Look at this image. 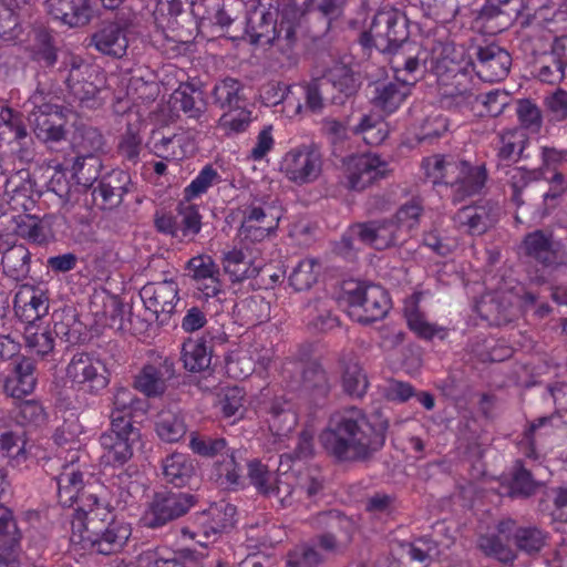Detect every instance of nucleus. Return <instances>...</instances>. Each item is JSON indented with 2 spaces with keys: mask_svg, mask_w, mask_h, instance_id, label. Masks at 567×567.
I'll use <instances>...</instances> for the list:
<instances>
[{
  "mask_svg": "<svg viewBox=\"0 0 567 567\" xmlns=\"http://www.w3.org/2000/svg\"><path fill=\"white\" fill-rule=\"evenodd\" d=\"M388 429L386 419L372 422L363 410L351 406L330 415L319 442L339 462L365 461L384 446Z\"/></svg>",
  "mask_w": 567,
  "mask_h": 567,
  "instance_id": "f257e3e1",
  "label": "nucleus"
},
{
  "mask_svg": "<svg viewBox=\"0 0 567 567\" xmlns=\"http://www.w3.org/2000/svg\"><path fill=\"white\" fill-rule=\"evenodd\" d=\"M421 68L436 78L439 101L443 109L455 112L471 111L478 101L473 75V61L462 45L437 42L431 53L422 55Z\"/></svg>",
  "mask_w": 567,
  "mask_h": 567,
  "instance_id": "f03ea898",
  "label": "nucleus"
},
{
  "mask_svg": "<svg viewBox=\"0 0 567 567\" xmlns=\"http://www.w3.org/2000/svg\"><path fill=\"white\" fill-rule=\"evenodd\" d=\"M89 508L80 507L72 520L73 543L83 549L101 555L120 553L131 537V526L124 522L111 519V513L97 496H86Z\"/></svg>",
  "mask_w": 567,
  "mask_h": 567,
  "instance_id": "7ed1b4c3",
  "label": "nucleus"
},
{
  "mask_svg": "<svg viewBox=\"0 0 567 567\" xmlns=\"http://www.w3.org/2000/svg\"><path fill=\"white\" fill-rule=\"evenodd\" d=\"M408 19L398 10H380L374 16L368 32L361 35V44L374 47L382 53L390 54L392 71L408 70L414 72L425 62L422 55L426 51L416 43L408 41Z\"/></svg>",
  "mask_w": 567,
  "mask_h": 567,
  "instance_id": "20e7f679",
  "label": "nucleus"
},
{
  "mask_svg": "<svg viewBox=\"0 0 567 567\" xmlns=\"http://www.w3.org/2000/svg\"><path fill=\"white\" fill-rule=\"evenodd\" d=\"M305 12L297 0H259L254 13L258 16V25L255 27L254 18L250 19L255 41L266 38L282 52H289L297 42V30Z\"/></svg>",
  "mask_w": 567,
  "mask_h": 567,
  "instance_id": "39448f33",
  "label": "nucleus"
},
{
  "mask_svg": "<svg viewBox=\"0 0 567 567\" xmlns=\"http://www.w3.org/2000/svg\"><path fill=\"white\" fill-rule=\"evenodd\" d=\"M59 74L68 86L70 94L87 107L101 103L100 94L105 87V74L96 66L85 62L81 56L68 54L61 62Z\"/></svg>",
  "mask_w": 567,
  "mask_h": 567,
  "instance_id": "423d86ee",
  "label": "nucleus"
},
{
  "mask_svg": "<svg viewBox=\"0 0 567 567\" xmlns=\"http://www.w3.org/2000/svg\"><path fill=\"white\" fill-rule=\"evenodd\" d=\"M53 97L42 91H35L29 102L32 110L28 121L35 136L44 143L60 142L65 138L68 110L52 102Z\"/></svg>",
  "mask_w": 567,
  "mask_h": 567,
  "instance_id": "0eeeda50",
  "label": "nucleus"
},
{
  "mask_svg": "<svg viewBox=\"0 0 567 567\" xmlns=\"http://www.w3.org/2000/svg\"><path fill=\"white\" fill-rule=\"evenodd\" d=\"M343 298L349 317L364 324L382 319L391 308L388 292L379 285L357 284L344 289Z\"/></svg>",
  "mask_w": 567,
  "mask_h": 567,
  "instance_id": "6e6552de",
  "label": "nucleus"
},
{
  "mask_svg": "<svg viewBox=\"0 0 567 567\" xmlns=\"http://www.w3.org/2000/svg\"><path fill=\"white\" fill-rule=\"evenodd\" d=\"M65 373L74 389L92 395L100 394L110 383L105 362L86 352L73 354Z\"/></svg>",
  "mask_w": 567,
  "mask_h": 567,
  "instance_id": "1a4fd4ad",
  "label": "nucleus"
},
{
  "mask_svg": "<svg viewBox=\"0 0 567 567\" xmlns=\"http://www.w3.org/2000/svg\"><path fill=\"white\" fill-rule=\"evenodd\" d=\"M323 158L315 144L290 148L280 162V172L291 183L302 186L316 182L322 172Z\"/></svg>",
  "mask_w": 567,
  "mask_h": 567,
  "instance_id": "9d476101",
  "label": "nucleus"
},
{
  "mask_svg": "<svg viewBox=\"0 0 567 567\" xmlns=\"http://www.w3.org/2000/svg\"><path fill=\"white\" fill-rule=\"evenodd\" d=\"M195 497L188 493L157 492L148 502L141 522L147 528H158L185 515L194 505Z\"/></svg>",
  "mask_w": 567,
  "mask_h": 567,
  "instance_id": "9b49d317",
  "label": "nucleus"
},
{
  "mask_svg": "<svg viewBox=\"0 0 567 567\" xmlns=\"http://www.w3.org/2000/svg\"><path fill=\"white\" fill-rule=\"evenodd\" d=\"M315 528L324 530L318 536L319 547L329 554H339L350 544L354 529L350 518L338 511H328L312 517Z\"/></svg>",
  "mask_w": 567,
  "mask_h": 567,
  "instance_id": "f8f14e48",
  "label": "nucleus"
},
{
  "mask_svg": "<svg viewBox=\"0 0 567 567\" xmlns=\"http://www.w3.org/2000/svg\"><path fill=\"white\" fill-rule=\"evenodd\" d=\"M140 436V430L135 426L121 429L110 425L99 440L102 447L101 464L104 467H123L132 458L133 445Z\"/></svg>",
  "mask_w": 567,
  "mask_h": 567,
  "instance_id": "ddd939ff",
  "label": "nucleus"
},
{
  "mask_svg": "<svg viewBox=\"0 0 567 567\" xmlns=\"http://www.w3.org/2000/svg\"><path fill=\"white\" fill-rule=\"evenodd\" d=\"M389 164L372 153L349 156L344 161L347 185L353 190H363L389 174Z\"/></svg>",
  "mask_w": 567,
  "mask_h": 567,
  "instance_id": "4468645a",
  "label": "nucleus"
},
{
  "mask_svg": "<svg viewBox=\"0 0 567 567\" xmlns=\"http://www.w3.org/2000/svg\"><path fill=\"white\" fill-rule=\"evenodd\" d=\"M178 284L173 279L147 282L140 290L145 309L161 323H167L179 301Z\"/></svg>",
  "mask_w": 567,
  "mask_h": 567,
  "instance_id": "2eb2a0df",
  "label": "nucleus"
},
{
  "mask_svg": "<svg viewBox=\"0 0 567 567\" xmlns=\"http://www.w3.org/2000/svg\"><path fill=\"white\" fill-rule=\"evenodd\" d=\"M352 238L378 250L385 249L403 239L391 219L357 224L350 228L349 235L342 237L341 244L352 249Z\"/></svg>",
  "mask_w": 567,
  "mask_h": 567,
  "instance_id": "dca6fc26",
  "label": "nucleus"
},
{
  "mask_svg": "<svg viewBox=\"0 0 567 567\" xmlns=\"http://www.w3.org/2000/svg\"><path fill=\"white\" fill-rule=\"evenodd\" d=\"M523 250L527 257L546 268L567 266V251L560 240L550 233L535 230L523 240Z\"/></svg>",
  "mask_w": 567,
  "mask_h": 567,
  "instance_id": "f3484780",
  "label": "nucleus"
},
{
  "mask_svg": "<svg viewBox=\"0 0 567 567\" xmlns=\"http://www.w3.org/2000/svg\"><path fill=\"white\" fill-rule=\"evenodd\" d=\"M395 82L379 83L374 87L372 103L375 107L385 113L395 112L411 92V86L415 84L422 70L416 69L414 72L408 70L393 71Z\"/></svg>",
  "mask_w": 567,
  "mask_h": 567,
  "instance_id": "a211bd4d",
  "label": "nucleus"
},
{
  "mask_svg": "<svg viewBox=\"0 0 567 567\" xmlns=\"http://www.w3.org/2000/svg\"><path fill=\"white\" fill-rule=\"evenodd\" d=\"M567 37H556L549 51L540 53L533 63L532 73L542 83L557 85L566 75Z\"/></svg>",
  "mask_w": 567,
  "mask_h": 567,
  "instance_id": "6ab92c4d",
  "label": "nucleus"
},
{
  "mask_svg": "<svg viewBox=\"0 0 567 567\" xmlns=\"http://www.w3.org/2000/svg\"><path fill=\"white\" fill-rule=\"evenodd\" d=\"M35 183L28 169H20L10 174L4 184L3 200L9 209L19 214L30 213L39 197Z\"/></svg>",
  "mask_w": 567,
  "mask_h": 567,
  "instance_id": "aec40b11",
  "label": "nucleus"
},
{
  "mask_svg": "<svg viewBox=\"0 0 567 567\" xmlns=\"http://www.w3.org/2000/svg\"><path fill=\"white\" fill-rule=\"evenodd\" d=\"M499 207L489 202H480L458 209L453 216L455 226L471 236H481L498 220Z\"/></svg>",
  "mask_w": 567,
  "mask_h": 567,
  "instance_id": "412c9836",
  "label": "nucleus"
},
{
  "mask_svg": "<svg viewBox=\"0 0 567 567\" xmlns=\"http://www.w3.org/2000/svg\"><path fill=\"white\" fill-rule=\"evenodd\" d=\"M476 62H473V72L484 82H498L504 80L512 65L511 54L497 44L477 47Z\"/></svg>",
  "mask_w": 567,
  "mask_h": 567,
  "instance_id": "4be33fe9",
  "label": "nucleus"
},
{
  "mask_svg": "<svg viewBox=\"0 0 567 567\" xmlns=\"http://www.w3.org/2000/svg\"><path fill=\"white\" fill-rule=\"evenodd\" d=\"M260 248L250 249L248 246L233 247L224 250L221 266L231 282H243L256 277L262 267L259 259Z\"/></svg>",
  "mask_w": 567,
  "mask_h": 567,
  "instance_id": "5701e85b",
  "label": "nucleus"
},
{
  "mask_svg": "<svg viewBox=\"0 0 567 567\" xmlns=\"http://www.w3.org/2000/svg\"><path fill=\"white\" fill-rule=\"evenodd\" d=\"M22 533L13 513L0 505V567H29L20 554Z\"/></svg>",
  "mask_w": 567,
  "mask_h": 567,
  "instance_id": "b1692460",
  "label": "nucleus"
},
{
  "mask_svg": "<svg viewBox=\"0 0 567 567\" xmlns=\"http://www.w3.org/2000/svg\"><path fill=\"white\" fill-rule=\"evenodd\" d=\"M187 269L199 298L208 300L223 291L219 268L210 256L198 255L190 258Z\"/></svg>",
  "mask_w": 567,
  "mask_h": 567,
  "instance_id": "393cba45",
  "label": "nucleus"
},
{
  "mask_svg": "<svg viewBox=\"0 0 567 567\" xmlns=\"http://www.w3.org/2000/svg\"><path fill=\"white\" fill-rule=\"evenodd\" d=\"M175 375L174 362L169 358H161L142 368L134 379V388L148 398L164 394L167 382Z\"/></svg>",
  "mask_w": 567,
  "mask_h": 567,
  "instance_id": "a878e982",
  "label": "nucleus"
},
{
  "mask_svg": "<svg viewBox=\"0 0 567 567\" xmlns=\"http://www.w3.org/2000/svg\"><path fill=\"white\" fill-rule=\"evenodd\" d=\"M127 25L120 21H105L91 35L90 45L103 55L121 59L128 48Z\"/></svg>",
  "mask_w": 567,
  "mask_h": 567,
  "instance_id": "bb28decb",
  "label": "nucleus"
},
{
  "mask_svg": "<svg viewBox=\"0 0 567 567\" xmlns=\"http://www.w3.org/2000/svg\"><path fill=\"white\" fill-rule=\"evenodd\" d=\"M131 176L122 169H113L105 174L99 185L91 192L93 204L100 209L117 207L128 192Z\"/></svg>",
  "mask_w": 567,
  "mask_h": 567,
  "instance_id": "cd10ccee",
  "label": "nucleus"
},
{
  "mask_svg": "<svg viewBox=\"0 0 567 567\" xmlns=\"http://www.w3.org/2000/svg\"><path fill=\"white\" fill-rule=\"evenodd\" d=\"M16 316L25 324L40 321L49 311V297L40 287L23 285L13 300Z\"/></svg>",
  "mask_w": 567,
  "mask_h": 567,
  "instance_id": "c85d7f7f",
  "label": "nucleus"
},
{
  "mask_svg": "<svg viewBox=\"0 0 567 567\" xmlns=\"http://www.w3.org/2000/svg\"><path fill=\"white\" fill-rule=\"evenodd\" d=\"M487 179V172L484 164L472 165L466 161L457 162L452 183V200L460 203L467 197L480 194Z\"/></svg>",
  "mask_w": 567,
  "mask_h": 567,
  "instance_id": "c756f323",
  "label": "nucleus"
},
{
  "mask_svg": "<svg viewBox=\"0 0 567 567\" xmlns=\"http://www.w3.org/2000/svg\"><path fill=\"white\" fill-rule=\"evenodd\" d=\"M48 13L71 28L86 25L93 18L90 0H45Z\"/></svg>",
  "mask_w": 567,
  "mask_h": 567,
  "instance_id": "7c9ffc66",
  "label": "nucleus"
},
{
  "mask_svg": "<svg viewBox=\"0 0 567 567\" xmlns=\"http://www.w3.org/2000/svg\"><path fill=\"white\" fill-rule=\"evenodd\" d=\"M112 406L110 409V425L115 427L134 426L133 417L136 412H144V402L135 393L124 386L114 389L111 398Z\"/></svg>",
  "mask_w": 567,
  "mask_h": 567,
  "instance_id": "2f4dec72",
  "label": "nucleus"
},
{
  "mask_svg": "<svg viewBox=\"0 0 567 567\" xmlns=\"http://www.w3.org/2000/svg\"><path fill=\"white\" fill-rule=\"evenodd\" d=\"M524 8L522 18L525 20L522 24L542 25L553 31V24L567 23V11L561 10L559 4L551 0H526Z\"/></svg>",
  "mask_w": 567,
  "mask_h": 567,
  "instance_id": "473e14b6",
  "label": "nucleus"
},
{
  "mask_svg": "<svg viewBox=\"0 0 567 567\" xmlns=\"http://www.w3.org/2000/svg\"><path fill=\"white\" fill-rule=\"evenodd\" d=\"M0 128L1 134L10 133L12 135L9 143H17L19 145L17 153L21 161L29 162L33 158L34 153L31 147V137L18 113H14L9 107H3L0 112Z\"/></svg>",
  "mask_w": 567,
  "mask_h": 567,
  "instance_id": "72a5a7b5",
  "label": "nucleus"
},
{
  "mask_svg": "<svg viewBox=\"0 0 567 567\" xmlns=\"http://www.w3.org/2000/svg\"><path fill=\"white\" fill-rule=\"evenodd\" d=\"M264 413L270 432L276 436L287 435L298 423L291 403L284 398H275L266 403Z\"/></svg>",
  "mask_w": 567,
  "mask_h": 567,
  "instance_id": "f704fd0d",
  "label": "nucleus"
},
{
  "mask_svg": "<svg viewBox=\"0 0 567 567\" xmlns=\"http://www.w3.org/2000/svg\"><path fill=\"white\" fill-rule=\"evenodd\" d=\"M517 18L516 8L502 7L493 0H487L476 17V23L487 34H497L506 30Z\"/></svg>",
  "mask_w": 567,
  "mask_h": 567,
  "instance_id": "c9c22d12",
  "label": "nucleus"
},
{
  "mask_svg": "<svg viewBox=\"0 0 567 567\" xmlns=\"http://www.w3.org/2000/svg\"><path fill=\"white\" fill-rule=\"evenodd\" d=\"M194 474V461L186 454L175 452L162 461L163 480L175 487L188 485Z\"/></svg>",
  "mask_w": 567,
  "mask_h": 567,
  "instance_id": "e433bc0d",
  "label": "nucleus"
},
{
  "mask_svg": "<svg viewBox=\"0 0 567 567\" xmlns=\"http://www.w3.org/2000/svg\"><path fill=\"white\" fill-rule=\"evenodd\" d=\"M35 363L31 358H21L14 368V375L4 382V391L20 399L32 393L37 385Z\"/></svg>",
  "mask_w": 567,
  "mask_h": 567,
  "instance_id": "4c0bfd02",
  "label": "nucleus"
},
{
  "mask_svg": "<svg viewBox=\"0 0 567 567\" xmlns=\"http://www.w3.org/2000/svg\"><path fill=\"white\" fill-rule=\"evenodd\" d=\"M172 101L174 107L181 110L188 118L199 121L206 112L203 92L190 83H181L173 92Z\"/></svg>",
  "mask_w": 567,
  "mask_h": 567,
  "instance_id": "58836bf2",
  "label": "nucleus"
},
{
  "mask_svg": "<svg viewBox=\"0 0 567 567\" xmlns=\"http://www.w3.org/2000/svg\"><path fill=\"white\" fill-rule=\"evenodd\" d=\"M271 361V350L255 346L248 351L234 354L227 361V371L235 378H246L255 370V362L267 368Z\"/></svg>",
  "mask_w": 567,
  "mask_h": 567,
  "instance_id": "ea45409f",
  "label": "nucleus"
},
{
  "mask_svg": "<svg viewBox=\"0 0 567 567\" xmlns=\"http://www.w3.org/2000/svg\"><path fill=\"white\" fill-rule=\"evenodd\" d=\"M55 480L59 503L64 507L73 506L83 488V474L75 466L74 456H72L70 464L63 465L62 472Z\"/></svg>",
  "mask_w": 567,
  "mask_h": 567,
  "instance_id": "a19ab883",
  "label": "nucleus"
},
{
  "mask_svg": "<svg viewBox=\"0 0 567 567\" xmlns=\"http://www.w3.org/2000/svg\"><path fill=\"white\" fill-rule=\"evenodd\" d=\"M154 154L165 161H181L194 152V143L186 132L154 140Z\"/></svg>",
  "mask_w": 567,
  "mask_h": 567,
  "instance_id": "79ce46f5",
  "label": "nucleus"
},
{
  "mask_svg": "<svg viewBox=\"0 0 567 567\" xmlns=\"http://www.w3.org/2000/svg\"><path fill=\"white\" fill-rule=\"evenodd\" d=\"M90 311L101 324L113 326L122 317L123 305L116 296L101 290L92 295Z\"/></svg>",
  "mask_w": 567,
  "mask_h": 567,
  "instance_id": "37998d69",
  "label": "nucleus"
},
{
  "mask_svg": "<svg viewBox=\"0 0 567 567\" xmlns=\"http://www.w3.org/2000/svg\"><path fill=\"white\" fill-rule=\"evenodd\" d=\"M528 144L523 128H511L498 135L496 156L499 163L517 162Z\"/></svg>",
  "mask_w": 567,
  "mask_h": 567,
  "instance_id": "c03bdc74",
  "label": "nucleus"
},
{
  "mask_svg": "<svg viewBox=\"0 0 567 567\" xmlns=\"http://www.w3.org/2000/svg\"><path fill=\"white\" fill-rule=\"evenodd\" d=\"M0 451L10 458L13 466H18L27 460L22 431L12 430L4 419H0Z\"/></svg>",
  "mask_w": 567,
  "mask_h": 567,
  "instance_id": "a18cd8bd",
  "label": "nucleus"
},
{
  "mask_svg": "<svg viewBox=\"0 0 567 567\" xmlns=\"http://www.w3.org/2000/svg\"><path fill=\"white\" fill-rule=\"evenodd\" d=\"M184 368L190 372H200L210 365L212 352L204 339H187L182 347Z\"/></svg>",
  "mask_w": 567,
  "mask_h": 567,
  "instance_id": "49530a36",
  "label": "nucleus"
},
{
  "mask_svg": "<svg viewBox=\"0 0 567 567\" xmlns=\"http://www.w3.org/2000/svg\"><path fill=\"white\" fill-rule=\"evenodd\" d=\"M176 223L179 239H193L202 229V215L192 200L182 199L176 207Z\"/></svg>",
  "mask_w": 567,
  "mask_h": 567,
  "instance_id": "de8ad7c7",
  "label": "nucleus"
},
{
  "mask_svg": "<svg viewBox=\"0 0 567 567\" xmlns=\"http://www.w3.org/2000/svg\"><path fill=\"white\" fill-rule=\"evenodd\" d=\"M1 265L10 278L23 279L30 271V251L23 245H13L2 254Z\"/></svg>",
  "mask_w": 567,
  "mask_h": 567,
  "instance_id": "09e8293b",
  "label": "nucleus"
},
{
  "mask_svg": "<svg viewBox=\"0 0 567 567\" xmlns=\"http://www.w3.org/2000/svg\"><path fill=\"white\" fill-rule=\"evenodd\" d=\"M457 162L442 155H433L423 159L422 167L429 181L434 185H449L457 172Z\"/></svg>",
  "mask_w": 567,
  "mask_h": 567,
  "instance_id": "8fccbe9b",
  "label": "nucleus"
},
{
  "mask_svg": "<svg viewBox=\"0 0 567 567\" xmlns=\"http://www.w3.org/2000/svg\"><path fill=\"white\" fill-rule=\"evenodd\" d=\"M158 437L166 443L178 442L187 432L184 419L171 410L161 411L155 421Z\"/></svg>",
  "mask_w": 567,
  "mask_h": 567,
  "instance_id": "3c124183",
  "label": "nucleus"
},
{
  "mask_svg": "<svg viewBox=\"0 0 567 567\" xmlns=\"http://www.w3.org/2000/svg\"><path fill=\"white\" fill-rule=\"evenodd\" d=\"M23 336L25 347L31 354L44 358L53 352L54 336L49 328L37 323L27 324Z\"/></svg>",
  "mask_w": 567,
  "mask_h": 567,
  "instance_id": "603ef678",
  "label": "nucleus"
},
{
  "mask_svg": "<svg viewBox=\"0 0 567 567\" xmlns=\"http://www.w3.org/2000/svg\"><path fill=\"white\" fill-rule=\"evenodd\" d=\"M321 81L324 84H331L334 90L346 97L355 94L360 86V82L353 71L342 63L330 68Z\"/></svg>",
  "mask_w": 567,
  "mask_h": 567,
  "instance_id": "864d4df0",
  "label": "nucleus"
},
{
  "mask_svg": "<svg viewBox=\"0 0 567 567\" xmlns=\"http://www.w3.org/2000/svg\"><path fill=\"white\" fill-rule=\"evenodd\" d=\"M24 3L25 0H0V38L3 40H21L22 27L16 10Z\"/></svg>",
  "mask_w": 567,
  "mask_h": 567,
  "instance_id": "5fc2aeb1",
  "label": "nucleus"
},
{
  "mask_svg": "<svg viewBox=\"0 0 567 567\" xmlns=\"http://www.w3.org/2000/svg\"><path fill=\"white\" fill-rule=\"evenodd\" d=\"M215 103L221 109H234L245 105L244 85L240 81L227 78L217 83L213 90Z\"/></svg>",
  "mask_w": 567,
  "mask_h": 567,
  "instance_id": "6e6d98bb",
  "label": "nucleus"
},
{
  "mask_svg": "<svg viewBox=\"0 0 567 567\" xmlns=\"http://www.w3.org/2000/svg\"><path fill=\"white\" fill-rule=\"evenodd\" d=\"M11 219L17 224L16 231L19 236L38 245L48 243L50 231L38 216L27 213L12 215Z\"/></svg>",
  "mask_w": 567,
  "mask_h": 567,
  "instance_id": "4d7b16f0",
  "label": "nucleus"
},
{
  "mask_svg": "<svg viewBox=\"0 0 567 567\" xmlns=\"http://www.w3.org/2000/svg\"><path fill=\"white\" fill-rule=\"evenodd\" d=\"M540 471V467H537L535 471L527 470L517 462L508 487V495L512 497H528L533 495L540 486V482L535 478V476L542 475Z\"/></svg>",
  "mask_w": 567,
  "mask_h": 567,
  "instance_id": "13d9d810",
  "label": "nucleus"
},
{
  "mask_svg": "<svg viewBox=\"0 0 567 567\" xmlns=\"http://www.w3.org/2000/svg\"><path fill=\"white\" fill-rule=\"evenodd\" d=\"M341 382L343 391L351 398L364 396L369 388L367 373L355 361H350L344 365Z\"/></svg>",
  "mask_w": 567,
  "mask_h": 567,
  "instance_id": "bf43d9fd",
  "label": "nucleus"
},
{
  "mask_svg": "<svg viewBox=\"0 0 567 567\" xmlns=\"http://www.w3.org/2000/svg\"><path fill=\"white\" fill-rule=\"evenodd\" d=\"M31 58L41 66H53L56 62V49L53 38L47 30L34 31L33 43L30 48Z\"/></svg>",
  "mask_w": 567,
  "mask_h": 567,
  "instance_id": "052dcab7",
  "label": "nucleus"
},
{
  "mask_svg": "<svg viewBox=\"0 0 567 567\" xmlns=\"http://www.w3.org/2000/svg\"><path fill=\"white\" fill-rule=\"evenodd\" d=\"M221 182V176L212 165H205L196 177L184 188L183 197L194 200L208 192V189Z\"/></svg>",
  "mask_w": 567,
  "mask_h": 567,
  "instance_id": "680f3d73",
  "label": "nucleus"
},
{
  "mask_svg": "<svg viewBox=\"0 0 567 567\" xmlns=\"http://www.w3.org/2000/svg\"><path fill=\"white\" fill-rule=\"evenodd\" d=\"M73 148L76 156H97L104 145L102 134L94 127H83L73 136Z\"/></svg>",
  "mask_w": 567,
  "mask_h": 567,
  "instance_id": "e2e57ef3",
  "label": "nucleus"
},
{
  "mask_svg": "<svg viewBox=\"0 0 567 567\" xmlns=\"http://www.w3.org/2000/svg\"><path fill=\"white\" fill-rule=\"evenodd\" d=\"M238 315L247 324H258L269 317V303L259 296H252L240 300L236 305Z\"/></svg>",
  "mask_w": 567,
  "mask_h": 567,
  "instance_id": "0e129e2a",
  "label": "nucleus"
},
{
  "mask_svg": "<svg viewBox=\"0 0 567 567\" xmlns=\"http://www.w3.org/2000/svg\"><path fill=\"white\" fill-rule=\"evenodd\" d=\"M517 548L528 555L539 553L546 545L547 535L535 526L517 528L514 534Z\"/></svg>",
  "mask_w": 567,
  "mask_h": 567,
  "instance_id": "69168bd1",
  "label": "nucleus"
},
{
  "mask_svg": "<svg viewBox=\"0 0 567 567\" xmlns=\"http://www.w3.org/2000/svg\"><path fill=\"white\" fill-rule=\"evenodd\" d=\"M423 214V207L416 199H412L403 204L395 213L394 225L398 227L399 233H410L415 229L420 224V218Z\"/></svg>",
  "mask_w": 567,
  "mask_h": 567,
  "instance_id": "338daca9",
  "label": "nucleus"
},
{
  "mask_svg": "<svg viewBox=\"0 0 567 567\" xmlns=\"http://www.w3.org/2000/svg\"><path fill=\"white\" fill-rule=\"evenodd\" d=\"M251 111L241 105L229 109L218 120V126L227 133L245 132L251 123Z\"/></svg>",
  "mask_w": 567,
  "mask_h": 567,
  "instance_id": "774afa93",
  "label": "nucleus"
}]
</instances>
